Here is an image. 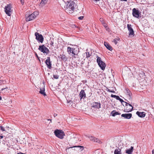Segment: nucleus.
<instances>
[{
    "instance_id": "obj_1",
    "label": "nucleus",
    "mask_w": 154,
    "mask_h": 154,
    "mask_svg": "<svg viewBox=\"0 0 154 154\" xmlns=\"http://www.w3.org/2000/svg\"><path fill=\"white\" fill-rule=\"evenodd\" d=\"M75 6V3L73 1L67 2L66 3L64 8L67 13H71L74 11Z\"/></svg>"
},
{
    "instance_id": "obj_2",
    "label": "nucleus",
    "mask_w": 154,
    "mask_h": 154,
    "mask_svg": "<svg viewBox=\"0 0 154 154\" xmlns=\"http://www.w3.org/2000/svg\"><path fill=\"white\" fill-rule=\"evenodd\" d=\"M96 58H97V61L99 66L102 70H104L106 66V63L101 60V58L98 56H97Z\"/></svg>"
},
{
    "instance_id": "obj_3",
    "label": "nucleus",
    "mask_w": 154,
    "mask_h": 154,
    "mask_svg": "<svg viewBox=\"0 0 154 154\" xmlns=\"http://www.w3.org/2000/svg\"><path fill=\"white\" fill-rule=\"evenodd\" d=\"M54 133L56 137L60 139H63L65 135L64 132L61 130H55Z\"/></svg>"
},
{
    "instance_id": "obj_4",
    "label": "nucleus",
    "mask_w": 154,
    "mask_h": 154,
    "mask_svg": "<svg viewBox=\"0 0 154 154\" xmlns=\"http://www.w3.org/2000/svg\"><path fill=\"white\" fill-rule=\"evenodd\" d=\"M12 7L11 4L7 5L5 8V11L6 14L8 16H10L12 11Z\"/></svg>"
},
{
    "instance_id": "obj_5",
    "label": "nucleus",
    "mask_w": 154,
    "mask_h": 154,
    "mask_svg": "<svg viewBox=\"0 0 154 154\" xmlns=\"http://www.w3.org/2000/svg\"><path fill=\"white\" fill-rule=\"evenodd\" d=\"M67 51L69 54L71 53L73 54L72 56L74 58H76L75 55H77L78 54V52L75 48H71L69 47H68L67 48Z\"/></svg>"
},
{
    "instance_id": "obj_6",
    "label": "nucleus",
    "mask_w": 154,
    "mask_h": 154,
    "mask_svg": "<svg viewBox=\"0 0 154 154\" xmlns=\"http://www.w3.org/2000/svg\"><path fill=\"white\" fill-rule=\"evenodd\" d=\"M35 35L36 37V39L39 42L43 43L44 39L42 35L36 32L35 33Z\"/></svg>"
},
{
    "instance_id": "obj_7",
    "label": "nucleus",
    "mask_w": 154,
    "mask_h": 154,
    "mask_svg": "<svg viewBox=\"0 0 154 154\" xmlns=\"http://www.w3.org/2000/svg\"><path fill=\"white\" fill-rule=\"evenodd\" d=\"M38 49L42 52L46 54H48L49 52L48 49L44 45L39 46Z\"/></svg>"
},
{
    "instance_id": "obj_8",
    "label": "nucleus",
    "mask_w": 154,
    "mask_h": 154,
    "mask_svg": "<svg viewBox=\"0 0 154 154\" xmlns=\"http://www.w3.org/2000/svg\"><path fill=\"white\" fill-rule=\"evenodd\" d=\"M35 12H33L32 14H26L25 17L26 18V20L27 21H29L34 19L35 17L36 16L35 15Z\"/></svg>"
},
{
    "instance_id": "obj_9",
    "label": "nucleus",
    "mask_w": 154,
    "mask_h": 154,
    "mask_svg": "<svg viewBox=\"0 0 154 154\" xmlns=\"http://www.w3.org/2000/svg\"><path fill=\"white\" fill-rule=\"evenodd\" d=\"M125 108L124 109V111L126 112H129L132 111L133 109L132 106L127 102V104L125 105Z\"/></svg>"
},
{
    "instance_id": "obj_10",
    "label": "nucleus",
    "mask_w": 154,
    "mask_h": 154,
    "mask_svg": "<svg viewBox=\"0 0 154 154\" xmlns=\"http://www.w3.org/2000/svg\"><path fill=\"white\" fill-rule=\"evenodd\" d=\"M127 28L128 31L129 32V36H133L134 35V32L133 29L131 27V25L129 24H128L127 25Z\"/></svg>"
},
{
    "instance_id": "obj_11",
    "label": "nucleus",
    "mask_w": 154,
    "mask_h": 154,
    "mask_svg": "<svg viewBox=\"0 0 154 154\" xmlns=\"http://www.w3.org/2000/svg\"><path fill=\"white\" fill-rule=\"evenodd\" d=\"M132 14L134 17L138 18L139 17L140 11L136 8H134L132 10Z\"/></svg>"
},
{
    "instance_id": "obj_12",
    "label": "nucleus",
    "mask_w": 154,
    "mask_h": 154,
    "mask_svg": "<svg viewBox=\"0 0 154 154\" xmlns=\"http://www.w3.org/2000/svg\"><path fill=\"white\" fill-rule=\"evenodd\" d=\"M45 63L47 65V67L51 69L52 68L51 66V63L50 61V58L49 57H48L47 60L45 61Z\"/></svg>"
},
{
    "instance_id": "obj_13",
    "label": "nucleus",
    "mask_w": 154,
    "mask_h": 154,
    "mask_svg": "<svg viewBox=\"0 0 154 154\" xmlns=\"http://www.w3.org/2000/svg\"><path fill=\"white\" fill-rule=\"evenodd\" d=\"M79 97L80 98V100L82 99H84L86 98V95L85 93L84 90H82L79 94Z\"/></svg>"
},
{
    "instance_id": "obj_14",
    "label": "nucleus",
    "mask_w": 154,
    "mask_h": 154,
    "mask_svg": "<svg viewBox=\"0 0 154 154\" xmlns=\"http://www.w3.org/2000/svg\"><path fill=\"white\" fill-rule=\"evenodd\" d=\"M126 93L127 95V97H128L129 100H131L132 96V94L128 88H126L125 89Z\"/></svg>"
},
{
    "instance_id": "obj_15",
    "label": "nucleus",
    "mask_w": 154,
    "mask_h": 154,
    "mask_svg": "<svg viewBox=\"0 0 154 154\" xmlns=\"http://www.w3.org/2000/svg\"><path fill=\"white\" fill-rule=\"evenodd\" d=\"M92 107L94 108L99 109L101 107V104L100 103L94 102L91 104Z\"/></svg>"
},
{
    "instance_id": "obj_16",
    "label": "nucleus",
    "mask_w": 154,
    "mask_h": 154,
    "mask_svg": "<svg viewBox=\"0 0 154 154\" xmlns=\"http://www.w3.org/2000/svg\"><path fill=\"white\" fill-rule=\"evenodd\" d=\"M89 138L90 140L91 141H92L94 142H96L99 143H101V141L99 139H98L97 138H96L92 136L89 137Z\"/></svg>"
},
{
    "instance_id": "obj_17",
    "label": "nucleus",
    "mask_w": 154,
    "mask_h": 154,
    "mask_svg": "<svg viewBox=\"0 0 154 154\" xmlns=\"http://www.w3.org/2000/svg\"><path fill=\"white\" fill-rule=\"evenodd\" d=\"M123 147H120L119 146L118 149H116L114 151V154H121V151L122 149L123 148V147H124V146L122 145Z\"/></svg>"
},
{
    "instance_id": "obj_18",
    "label": "nucleus",
    "mask_w": 154,
    "mask_h": 154,
    "mask_svg": "<svg viewBox=\"0 0 154 154\" xmlns=\"http://www.w3.org/2000/svg\"><path fill=\"white\" fill-rule=\"evenodd\" d=\"M132 114L131 113L122 114L121 116L126 119H130L132 117Z\"/></svg>"
},
{
    "instance_id": "obj_19",
    "label": "nucleus",
    "mask_w": 154,
    "mask_h": 154,
    "mask_svg": "<svg viewBox=\"0 0 154 154\" xmlns=\"http://www.w3.org/2000/svg\"><path fill=\"white\" fill-rule=\"evenodd\" d=\"M136 114L139 117L141 118H143L145 116V113L144 112H140L139 111H137Z\"/></svg>"
},
{
    "instance_id": "obj_20",
    "label": "nucleus",
    "mask_w": 154,
    "mask_h": 154,
    "mask_svg": "<svg viewBox=\"0 0 154 154\" xmlns=\"http://www.w3.org/2000/svg\"><path fill=\"white\" fill-rule=\"evenodd\" d=\"M133 147L131 146L130 148L126 149L125 150V152L128 154H131L133 152Z\"/></svg>"
},
{
    "instance_id": "obj_21",
    "label": "nucleus",
    "mask_w": 154,
    "mask_h": 154,
    "mask_svg": "<svg viewBox=\"0 0 154 154\" xmlns=\"http://www.w3.org/2000/svg\"><path fill=\"white\" fill-rule=\"evenodd\" d=\"M104 44L108 49L110 51H112V47L107 42H104Z\"/></svg>"
},
{
    "instance_id": "obj_22",
    "label": "nucleus",
    "mask_w": 154,
    "mask_h": 154,
    "mask_svg": "<svg viewBox=\"0 0 154 154\" xmlns=\"http://www.w3.org/2000/svg\"><path fill=\"white\" fill-rule=\"evenodd\" d=\"M48 0H42L40 3V6H43L47 3Z\"/></svg>"
},
{
    "instance_id": "obj_23",
    "label": "nucleus",
    "mask_w": 154,
    "mask_h": 154,
    "mask_svg": "<svg viewBox=\"0 0 154 154\" xmlns=\"http://www.w3.org/2000/svg\"><path fill=\"white\" fill-rule=\"evenodd\" d=\"M111 114H112V115L113 116H115L117 115H119L120 114V113H119L118 112H116L115 110L112 111L111 112Z\"/></svg>"
},
{
    "instance_id": "obj_24",
    "label": "nucleus",
    "mask_w": 154,
    "mask_h": 154,
    "mask_svg": "<svg viewBox=\"0 0 154 154\" xmlns=\"http://www.w3.org/2000/svg\"><path fill=\"white\" fill-rule=\"evenodd\" d=\"M45 88H43V89H40V91H39V93L42 94L44 96H45L46 95V94H45Z\"/></svg>"
},
{
    "instance_id": "obj_25",
    "label": "nucleus",
    "mask_w": 154,
    "mask_h": 154,
    "mask_svg": "<svg viewBox=\"0 0 154 154\" xmlns=\"http://www.w3.org/2000/svg\"><path fill=\"white\" fill-rule=\"evenodd\" d=\"M59 57L62 60H65L66 59L65 56L63 54H60Z\"/></svg>"
},
{
    "instance_id": "obj_26",
    "label": "nucleus",
    "mask_w": 154,
    "mask_h": 154,
    "mask_svg": "<svg viewBox=\"0 0 154 154\" xmlns=\"http://www.w3.org/2000/svg\"><path fill=\"white\" fill-rule=\"evenodd\" d=\"M73 147H76V148H80V149H81L82 150L83 149V147L82 146H74L73 147H71L69 148H72Z\"/></svg>"
},
{
    "instance_id": "obj_27",
    "label": "nucleus",
    "mask_w": 154,
    "mask_h": 154,
    "mask_svg": "<svg viewBox=\"0 0 154 154\" xmlns=\"http://www.w3.org/2000/svg\"><path fill=\"white\" fill-rule=\"evenodd\" d=\"M119 101L121 102L122 103H125V105L127 104V102L124 101L122 99L120 98L119 99Z\"/></svg>"
},
{
    "instance_id": "obj_28",
    "label": "nucleus",
    "mask_w": 154,
    "mask_h": 154,
    "mask_svg": "<svg viewBox=\"0 0 154 154\" xmlns=\"http://www.w3.org/2000/svg\"><path fill=\"white\" fill-rule=\"evenodd\" d=\"M118 39H114L112 41V42H114L116 45L117 44L118 42Z\"/></svg>"
},
{
    "instance_id": "obj_29",
    "label": "nucleus",
    "mask_w": 154,
    "mask_h": 154,
    "mask_svg": "<svg viewBox=\"0 0 154 154\" xmlns=\"http://www.w3.org/2000/svg\"><path fill=\"white\" fill-rule=\"evenodd\" d=\"M85 54L86 55L87 58L91 56L90 54L88 52H86Z\"/></svg>"
},
{
    "instance_id": "obj_30",
    "label": "nucleus",
    "mask_w": 154,
    "mask_h": 154,
    "mask_svg": "<svg viewBox=\"0 0 154 154\" xmlns=\"http://www.w3.org/2000/svg\"><path fill=\"white\" fill-rule=\"evenodd\" d=\"M53 77L54 79H57L59 78V76L57 75H54Z\"/></svg>"
},
{
    "instance_id": "obj_31",
    "label": "nucleus",
    "mask_w": 154,
    "mask_h": 154,
    "mask_svg": "<svg viewBox=\"0 0 154 154\" xmlns=\"http://www.w3.org/2000/svg\"><path fill=\"white\" fill-rule=\"evenodd\" d=\"M0 128L1 130L3 131H5L4 127L2 126H0Z\"/></svg>"
},
{
    "instance_id": "obj_32",
    "label": "nucleus",
    "mask_w": 154,
    "mask_h": 154,
    "mask_svg": "<svg viewBox=\"0 0 154 154\" xmlns=\"http://www.w3.org/2000/svg\"><path fill=\"white\" fill-rule=\"evenodd\" d=\"M106 90L108 92H112V93H115V91H114L111 90L110 89H109L108 88H107L106 89Z\"/></svg>"
},
{
    "instance_id": "obj_33",
    "label": "nucleus",
    "mask_w": 154,
    "mask_h": 154,
    "mask_svg": "<svg viewBox=\"0 0 154 154\" xmlns=\"http://www.w3.org/2000/svg\"><path fill=\"white\" fill-rule=\"evenodd\" d=\"M103 26L105 27V28H107V24L105 23H102Z\"/></svg>"
},
{
    "instance_id": "obj_34",
    "label": "nucleus",
    "mask_w": 154,
    "mask_h": 154,
    "mask_svg": "<svg viewBox=\"0 0 154 154\" xmlns=\"http://www.w3.org/2000/svg\"><path fill=\"white\" fill-rule=\"evenodd\" d=\"M100 20L102 23H104V19L103 18H100Z\"/></svg>"
},
{
    "instance_id": "obj_35",
    "label": "nucleus",
    "mask_w": 154,
    "mask_h": 154,
    "mask_svg": "<svg viewBox=\"0 0 154 154\" xmlns=\"http://www.w3.org/2000/svg\"><path fill=\"white\" fill-rule=\"evenodd\" d=\"M84 16H80V17H78V19L80 20H82L83 19V18H84Z\"/></svg>"
},
{
    "instance_id": "obj_36",
    "label": "nucleus",
    "mask_w": 154,
    "mask_h": 154,
    "mask_svg": "<svg viewBox=\"0 0 154 154\" xmlns=\"http://www.w3.org/2000/svg\"><path fill=\"white\" fill-rule=\"evenodd\" d=\"M115 98L117 100H119L120 99V98L118 96H116V97H115Z\"/></svg>"
},
{
    "instance_id": "obj_37",
    "label": "nucleus",
    "mask_w": 154,
    "mask_h": 154,
    "mask_svg": "<svg viewBox=\"0 0 154 154\" xmlns=\"http://www.w3.org/2000/svg\"><path fill=\"white\" fill-rule=\"evenodd\" d=\"M20 1L21 2V4L22 5H23L24 3V0H20Z\"/></svg>"
},
{
    "instance_id": "obj_38",
    "label": "nucleus",
    "mask_w": 154,
    "mask_h": 154,
    "mask_svg": "<svg viewBox=\"0 0 154 154\" xmlns=\"http://www.w3.org/2000/svg\"><path fill=\"white\" fill-rule=\"evenodd\" d=\"M116 95H112V94L111 95V97H114V98H115L116 97Z\"/></svg>"
},
{
    "instance_id": "obj_39",
    "label": "nucleus",
    "mask_w": 154,
    "mask_h": 154,
    "mask_svg": "<svg viewBox=\"0 0 154 154\" xmlns=\"http://www.w3.org/2000/svg\"><path fill=\"white\" fill-rule=\"evenodd\" d=\"M53 44H54V42H52V41H51V42L50 43V44L51 45H52L53 46Z\"/></svg>"
},
{
    "instance_id": "obj_40",
    "label": "nucleus",
    "mask_w": 154,
    "mask_h": 154,
    "mask_svg": "<svg viewBox=\"0 0 154 154\" xmlns=\"http://www.w3.org/2000/svg\"><path fill=\"white\" fill-rule=\"evenodd\" d=\"M35 12V15L36 16L38 14V13L37 12Z\"/></svg>"
},
{
    "instance_id": "obj_41",
    "label": "nucleus",
    "mask_w": 154,
    "mask_h": 154,
    "mask_svg": "<svg viewBox=\"0 0 154 154\" xmlns=\"http://www.w3.org/2000/svg\"><path fill=\"white\" fill-rule=\"evenodd\" d=\"M105 28L106 29L107 31H109V28L107 26V28Z\"/></svg>"
},
{
    "instance_id": "obj_42",
    "label": "nucleus",
    "mask_w": 154,
    "mask_h": 154,
    "mask_svg": "<svg viewBox=\"0 0 154 154\" xmlns=\"http://www.w3.org/2000/svg\"><path fill=\"white\" fill-rule=\"evenodd\" d=\"M3 136H0V139H2L3 138Z\"/></svg>"
},
{
    "instance_id": "obj_43",
    "label": "nucleus",
    "mask_w": 154,
    "mask_h": 154,
    "mask_svg": "<svg viewBox=\"0 0 154 154\" xmlns=\"http://www.w3.org/2000/svg\"><path fill=\"white\" fill-rule=\"evenodd\" d=\"M47 120H48V121H50L51 122L52 120L51 119H48Z\"/></svg>"
},
{
    "instance_id": "obj_44",
    "label": "nucleus",
    "mask_w": 154,
    "mask_h": 154,
    "mask_svg": "<svg viewBox=\"0 0 154 154\" xmlns=\"http://www.w3.org/2000/svg\"><path fill=\"white\" fill-rule=\"evenodd\" d=\"M17 154H24V153H23L21 152H20L18 153Z\"/></svg>"
},
{
    "instance_id": "obj_45",
    "label": "nucleus",
    "mask_w": 154,
    "mask_h": 154,
    "mask_svg": "<svg viewBox=\"0 0 154 154\" xmlns=\"http://www.w3.org/2000/svg\"><path fill=\"white\" fill-rule=\"evenodd\" d=\"M152 154H154V150H153L152 151Z\"/></svg>"
},
{
    "instance_id": "obj_46",
    "label": "nucleus",
    "mask_w": 154,
    "mask_h": 154,
    "mask_svg": "<svg viewBox=\"0 0 154 154\" xmlns=\"http://www.w3.org/2000/svg\"><path fill=\"white\" fill-rule=\"evenodd\" d=\"M57 115L56 114H54V117H55L56 116H57Z\"/></svg>"
},
{
    "instance_id": "obj_47",
    "label": "nucleus",
    "mask_w": 154,
    "mask_h": 154,
    "mask_svg": "<svg viewBox=\"0 0 154 154\" xmlns=\"http://www.w3.org/2000/svg\"><path fill=\"white\" fill-rule=\"evenodd\" d=\"M94 0L95 1L97 2V1H100V0Z\"/></svg>"
},
{
    "instance_id": "obj_48",
    "label": "nucleus",
    "mask_w": 154,
    "mask_h": 154,
    "mask_svg": "<svg viewBox=\"0 0 154 154\" xmlns=\"http://www.w3.org/2000/svg\"><path fill=\"white\" fill-rule=\"evenodd\" d=\"M122 104L124 106H125V103H123Z\"/></svg>"
},
{
    "instance_id": "obj_49",
    "label": "nucleus",
    "mask_w": 154,
    "mask_h": 154,
    "mask_svg": "<svg viewBox=\"0 0 154 154\" xmlns=\"http://www.w3.org/2000/svg\"><path fill=\"white\" fill-rule=\"evenodd\" d=\"M2 99V97L0 96V100H1Z\"/></svg>"
},
{
    "instance_id": "obj_50",
    "label": "nucleus",
    "mask_w": 154,
    "mask_h": 154,
    "mask_svg": "<svg viewBox=\"0 0 154 154\" xmlns=\"http://www.w3.org/2000/svg\"><path fill=\"white\" fill-rule=\"evenodd\" d=\"M35 55H36V56L37 57H38V55H37V54H35Z\"/></svg>"
},
{
    "instance_id": "obj_51",
    "label": "nucleus",
    "mask_w": 154,
    "mask_h": 154,
    "mask_svg": "<svg viewBox=\"0 0 154 154\" xmlns=\"http://www.w3.org/2000/svg\"><path fill=\"white\" fill-rule=\"evenodd\" d=\"M120 145H121L122 144V143H120V144H119Z\"/></svg>"
},
{
    "instance_id": "obj_52",
    "label": "nucleus",
    "mask_w": 154,
    "mask_h": 154,
    "mask_svg": "<svg viewBox=\"0 0 154 154\" xmlns=\"http://www.w3.org/2000/svg\"><path fill=\"white\" fill-rule=\"evenodd\" d=\"M125 100L127 101L128 102H129V101H128L127 100H126V99H125Z\"/></svg>"
},
{
    "instance_id": "obj_53",
    "label": "nucleus",
    "mask_w": 154,
    "mask_h": 154,
    "mask_svg": "<svg viewBox=\"0 0 154 154\" xmlns=\"http://www.w3.org/2000/svg\"><path fill=\"white\" fill-rule=\"evenodd\" d=\"M85 55V54H83V56H84V55Z\"/></svg>"
}]
</instances>
